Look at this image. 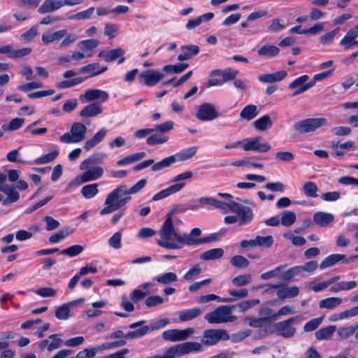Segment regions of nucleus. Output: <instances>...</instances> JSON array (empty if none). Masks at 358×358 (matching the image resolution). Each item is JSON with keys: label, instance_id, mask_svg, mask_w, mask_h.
<instances>
[{"label": "nucleus", "instance_id": "obj_1", "mask_svg": "<svg viewBox=\"0 0 358 358\" xmlns=\"http://www.w3.org/2000/svg\"><path fill=\"white\" fill-rule=\"evenodd\" d=\"M201 234L199 228H194L189 234H180L174 227L173 222L170 217L165 220L158 231L160 238L156 241L158 245L162 248L176 250L180 249L184 245H193L200 244V238H196Z\"/></svg>", "mask_w": 358, "mask_h": 358}, {"label": "nucleus", "instance_id": "obj_2", "mask_svg": "<svg viewBox=\"0 0 358 358\" xmlns=\"http://www.w3.org/2000/svg\"><path fill=\"white\" fill-rule=\"evenodd\" d=\"M146 180L141 179L130 188L121 185L110 192L106 198L105 207L100 210L101 215L122 208L131 199V194L140 192L145 185Z\"/></svg>", "mask_w": 358, "mask_h": 358}, {"label": "nucleus", "instance_id": "obj_3", "mask_svg": "<svg viewBox=\"0 0 358 358\" xmlns=\"http://www.w3.org/2000/svg\"><path fill=\"white\" fill-rule=\"evenodd\" d=\"M235 306H220L214 310L206 313L204 319L210 324H222L234 322L237 317L232 315Z\"/></svg>", "mask_w": 358, "mask_h": 358}, {"label": "nucleus", "instance_id": "obj_4", "mask_svg": "<svg viewBox=\"0 0 358 358\" xmlns=\"http://www.w3.org/2000/svg\"><path fill=\"white\" fill-rule=\"evenodd\" d=\"M202 350V345L196 342H185L168 348L163 355H158L159 358H175L182 356L192 352H199Z\"/></svg>", "mask_w": 358, "mask_h": 358}, {"label": "nucleus", "instance_id": "obj_5", "mask_svg": "<svg viewBox=\"0 0 358 358\" xmlns=\"http://www.w3.org/2000/svg\"><path fill=\"white\" fill-rule=\"evenodd\" d=\"M87 127L81 122H73L70 131L59 136V141L64 143H77L85 140Z\"/></svg>", "mask_w": 358, "mask_h": 358}, {"label": "nucleus", "instance_id": "obj_6", "mask_svg": "<svg viewBox=\"0 0 358 358\" xmlns=\"http://www.w3.org/2000/svg\"><path fill=\"white\" fill-rule=\"evenodd\" d=\"M327 124L324 117H310L298 121L294 124V129L299 134L311 133Z\"/></svg>", "mask_w": 358, "mask_h": 358}, {"label": "nucleus", "instance_id": "obj_7", "mask_svg": "<svg viewBox=\"0 0 358 358\" xmlns=\"http://www.w3.org/2000/svg\"><path fill=\"white\" fill-rule=\"evenodd\" d=\"M229 335L222 329H209L203 332L201 342L206 345H213L220 341H228Z\"/></svg>", "mask_w": 358, "mask_h": 358}, {"label": "nucleus", "instance_id": "obj_8", "mask_svg": "<svg viewBox=\"0 0 358 358\" xmlns=\"http://www.w3.org/2000/svg\"><path fill=\"white\" fill-rule=\"evenodd\" d=\"M299 318V316H295L276 322L275 327L277 329V335L285 338L293 337L296 332V329L293 326V324Z\"/></svg>", "mask_w": 358, "mask_h": 358}, {"label": "nucleus", "instance_id": "obj_9", "mask_svg": "<svg viewBox=\"0 0 358 358\" xmlns=\"http://www.w3.org/2000/svg\"><path fill=\"white\" fill-rule=\"evenodd\" d=\"M262 136L248 138L243 140V149L245 151L266 152L270 150L271 145L267 142H262Z\"/></svg>", "mask_w": 358, "mask_h": 358}, {"label": "nucleus", "instance_id": "obj_10", "mask_svg": "<svg viewBox=\"0 0 358 358\" xmlns=\"http://www.w3.org/2000/svg\"><path fill=\"white\" fill-rule=\"evenodd\" d=\"M201 121H211L220 117V113L216 107L210 103H203L198 106L195 114Z\"/></svg>", "mask_w": 358, "mask_h": 358}, {"label": "nucleus", "instance_id": "obj_11", "mask_svg": "<svg viewBox=\"0 0 358 358\" xmlns=\"http://www.w3.org/2000/svg\"><path fill=\"white\" fill-rule=\"evenodd\" d=\"M229 211L238 215L241 225L250 222L253 218V213L249 207L243 206L234 201H231Z\"/></svg>", "mask_w": 358, "mask_h": 358}, {"label": "nucleus", "instance_id": "obj_12", "mask_svg": "<svg viewBox=\"0 0 358 358\" xmlns=\"http://www.w3.org/2000/svg\"><path fill=\"white\" fill-rule=\"evenodd\" d=\"M194 333V330L192 328H187L185 329H169L164 331L162 333V337L164 340L176 342L180 341H185Z\"/></svg>", "mask_w": 358, "mask_h": 358}, {"label": "nucleus", "instance_id": "obj_13", "mask_svg": "<svg viewBox=\"0 0 358 358\" xmlns=\"http://www.w3.org/2000/svg\"><path fill=\"white\" fill-rule=\"evenodd\" d=\"M103 174V169L101 166H94L85 170L80 176L76 178L77 185L85 183L89 181L96 180L100 178Z\"/></svg>", "mask_w": 358, "mask_h": 358}, {"label": "nucleus", "instance_id": "obj_14", "mask_svg": "<svg viewBox=\"0 0 358 358\" xmlns=\"http://www.w3.org/2000/svg\"><path fill=\"white\" fill-rule=\"evenodd\" d=\"M164 76L163 73L155 69L145 70L139 75V78L143 80L142 83L147 86L157 85Z\"/></svg>", "mask_w": 358, "mask_h": 358}, {"label": "nucleus", "instance_id": "obj_15", "mask_svg": "<svg viewBox=\"0 0 358 358\" xmlns=\"http://www.w3.org/2000/svg\"><path fill=\"white\" fill-rule=\"evenodd\" d=\"M32 51L31 48H23L19 50H14L12 45L0 46V53L6 54L12 59H17L29 55Z\"/></svg>", "mask_w": 358, "mask_h": 358}, {"label": "nucleus", "instance_id": "obj_16", "mask_svg": "<svg viewBox=\"0 0 358 358\" xmlns=\"http://www.w3.org/2000/svg\"><path fill=\"white\" fill-rule=\"evenodd\" d=\"M83 98L88 102L99 100V103H101L106 101L109 98V95L106 91L99 89H91L80 96V99Z\"/></svg>", "mask_w": 358, "mask_h": 358}, {"label": "nucleus", "instance_id": "obj_17", "mask_svg": "<svg viewBox=\"0 0 358 358\" xmlns=\"http://www.w3.org/2000/svg\"><path fill=\"white\" fill-rule=\"evenodd\" d=\"M199 203L201 205L209 204L215 208H219L225 213L230 210L231 201L224 202L213 197H201L199 199Z\"/></svg>", "mask_w": 358, "mask_h": 358}, {"label": "nucleus", "instance_id": "obj_18", "mask_svg": "<svg viewBox=\"0 0 358 358\" xmlns=\"http://www.w3.org/2000/svg\"><path fill=\"white\" fill-rule=\"evenodd\" d=\"M64 6L62 0H45L38 8V12L41 14L52 13Z\"/></svg>", "mask_w": 358, "mask_h": 358}, {"label": "nucleus", "instance_id": "obj_19", "mask_svg": "<svg viewBox=\"0 0 358 358\" xmlns=\"http://www.w3.org/2000/svg\"><path fill=\"white\" fill-rule=\"evenodd\" d=\"M102 111L103 109L101 103L98 102H94L85 106L83 109L80 111V116L83 117H95L101 114Z\"/></svg>", "mask_w": 358, "mask_h": 358}, {"label": "nucleus", "instance_id": "obj_20", "mask_svg": "<svg viewBox=\"0 0 358 358\" xmlns=\"http://www.w3.org/2000/svg\"><path fill=\"white\" fill-rule=\"evenodd\" d=\"M185 185V182H178V183L172 185L170 187H169L168 188L164 189L162 190L161 192H158L157 194H155L154 196L152 197V200L158 201V200L162 199L164 198H166L174 193H176V192H179L180 190H181L184 187Z\"/></svg>", "mask_w": 358, "mask_h": 358}, {"label": "nucleus", "instance_id": "obj_21", "mask_svg": "<svg viewBox=\"0 0 358 358\" xmlns=\"http://www.w3.org/2000/svg\"><path fill=\"white\" fill-rule=\"evenodd\" d=\"M299 294V288L296 285L282 287L280 289H278L276 292L278 298L281 301L287 298L295 297L298 296Z\"/></svg>", "mask_w": 358, "mask_h": 358}, {"label": "nucleus", "instance_id": "obj_22", "mask_svg": "<svg viewBox=\"0 0 358 358\" xmlns=\"http://www.w3.org/2000/svg\"><path fill=\"white\" fill-rule=\"evenodd\" d=\"M287 72L285 71H279L273 73H266L260 75L258 80L264 83H272L279 82L287 76Z\"/></svg>", "mask_w": 358, "mask_h": 358}, {"label": "nucleus", "instance_id": "obj_23", "mask_svg": "<svg viewBox=\"0 0 358 358\" xmlns=\"http://www.w3.org/2000/svg\"><path fill=\"white\" fill-rule=\"evenodd\" d=\"M0 192H3L7 196L4 198L2 195H0V202L4 206L15 203L20 199V194L16 191L15 187L2 189Z\"/></svg>", "mask_w": 358, "mask_h": 358}, {"label": "nucleus", "instance_id": "obj_24", "mask_svg": "<svg viewBox=\"0 0 358 358\" xmlns=\"http://www.w3.org/2000/svg\"><path fill=\"white\" fill-rule=\"evenodd\" d=\"M124 54V50L120 48H117L108 51L101 50L99 52L98 56L103 58L106 62H111L118 57L123 56Z\"/></svg>", "mask_w": 358, "mask_h": 358}, {"label": "nucleus", "instance_id": "obj_25", "mask_svg": "<svg viewBox=\"0 0 358 358\" xmlns=\"http://www.w3.org/2000/svg\"><path fill=\"white\" fill-rule=\"evenodd\" d=\"M68 34L67 29H61L53 33L45 32L41 36V41L45 44L52 43L55 41H59Z\"/></svg>", "mask_w": 358, "mask_h": 358}, {"label": "nucleus", "instance_id": "obj_26", "mask_svg": "<svg viewBox=\"0 0 358 358\" xmlns=\"http://www.w3.org/2000/svg\"><path fill=\"white\" fill-rule=\"evenodd\" d=\"M309 79L308 75L301 76L294 79L292 83L289 84V88L291 90L295 89L296 90L293 92L292 96H297L300 94L303 93L306 90H302L301 89L305 85V83Z\"/></svg>", "mask_w": 358, "mask_h": 358}, {"label": "nucleus", "instance_id": "obj_27", "mask_svg": "<svg viewBox=\"0 0 358 358\" xmlns=\"http://www.w3.org/2000/svg\"><path fill=\"white\" fill-rule=\"evenodd\" d=\"M108 68L103 66L99 69V63H92L87 65L83 66L79 69V73H91L90 77L96 76L103 72H105Z\"/></svg>", "mask_w": 358, "mask_h": 358}, {"label": "nucleus", "instance_id": "obj_28", "mask_svg": "<svg viewBox=\"0 0 358 358\" xmlns=\"http://www.w3.org/2000/svg\"><path fill=\"white\" fill-rule=\"evenodd\" d=\"M201 312V309L199 308L187 309L178 313V318L181 322L189 321L199 316Z\"/></svg>", "mask_w": 358, "mask_h": 358}, {"label": "nucleus", "instance_id": "obj_29", "mask_svg": "<svg viewBox=\"0 0 358 358\" xmlns=\"http://www.w3.org/2000/svg\"><path fill=\"white\" fill-rule=\"evenodd\" d=\"M334 219L332 214L324 212H317L313 215L314 222L320 227H324L331 223Z\"/></svg>", "mask_w": 358, "mask_h": 358}, {"label": "nucleus", "instance_id": "obj_30", "mask_svg": "<svg viewBox=\"0 0 358 358\" xmlns=\"http://www.w3.org/2000/svg\"><path fill=\"white\" fill-rule=\"evenodd\" d=\"M184 52L178 56L179 61H185L196 55L199 52V47L196 45H188L182 46Z\"/></svg>", "mask_w": 358, "mask_h": 358}, {"label": "nucleus", "instance_id": "obj_31", "mask_svg": "<svg viewBox=\"0 0 358 358\" xmlns=\"http://www.w3.org/2000/svg\"><path fill=\"white\" fill-rule=\"evenodd\" d=\"M197 147H190L185 150H182L174 155L176 162H183L192 158L196 153Z\"/></svg>", "mask_w": 358, "mask_h": 358}, {"label": "nucleus", "instance_id": "obj_32", "mask_svg": "<svg viewBox=\"0 0 358 358\" xmlns=\"http://www.w3.org/2000/svg\"><path fill=\"white\" fill-rule=\"evenodd\" d=\"M223 249L213 248L201 253L200 258L205 261L215 260L220 259L223 256Z\"/></svg>", "mask_w": 358, "mask_h": 358}, {"label": "nucleus", "instance_id": "obj_33", "mask_svg": "<svg viewBox=\"0 0 358 358\" xmlns=\"http://www.w3.org/2000/svg\"><path fill=\"white\" fill-rule=\"evenodd\" d=\"M345 256L344 255L341 254H333L327 257L320 264V268L321 269H324L326 268L330 267L336 264L340 261H343Z\"/></svg>", "mask_w": 358, "mask_h": 358}, {"label": "nucleus", "instance_id": "obj_34", "mask_svg": "<svg viewBox=\"0 0 358 358\" xmlns=\"http://www.w3.org/2000/svg\"><path fill=\"white\" fill-rule=\"evenodd\" d=\"M336 329V326H328L323 327L315 333V338L320 340L330 339Z\"/></svg>", "mask_w": 358, "mask_h": 358}, {"label": "nucleus", "instance_id": "obj_35", "mask_svg": "<svg viewBox=\"0 0 358 358\" xmlns=\"http://www.w3.org/2000/svg\"><path fill=\"white\" fill-rule=\"evenodd\" d=\"M258 115L257 107L255 105L250 104L245 106L240 113V117L248 121L255 118Z\"/></svg>", "mask_w": 358, "mask_h": 358}, {"label": "nucleus", "instance_id": "obj_36", "mask_svg": "<svg viewBox=\"0 0 358 358\" xmlns=\"http://www.w3.org/2000/svg\"><path fill=\"white\" fill-rule=\"evenodd\" d=\"M273 122L268 115H265L253 122L254 127L259 131H265L271 128Z\"/></svg>", "mask_w": 358, "mask_h": 358}, {"label": "nucleus", "instance_id": "obj_37", "mask_svg": "<svg viewBox=\"0 0 358 358\" xmlns=\"http://www.w3.org/2000/svg\"><path fill=\"white\" fill-rule=\"evenodd\" d=\"M80 192L85 199H90L99 193L98 184L92 183L85 185L82 187Z\"/></svg>", "mask_w": 358, "mask_h": 358}, {"label": "nucleus", "instance_id": "obj_38", "mask_svg": "<svg viewBox=\"0 0 358 358\" xmlns=\"http://www.w3.org/2000/svg\"><path fill=\"white\" fill-rule=\"evenodd\" d=\"M343 299L339 297H329L321 300L319 302L320 308L332 309L341 304Z\"/></svg>", "mask_w": 358, "mask_h": 358}, {"label": "nucleus", "instance_id": "obj_39", "mask_svg": "<svg viewBox=\"0 0 358 358\" xmlns=\"http://www.w3.org/2000/svg\"><path fill=\"white\" fill-rule=\"evenodd\" d=\"M168 141L169 137L166 135L156 132L148 137L146 143L150 145H155L165 143Z\"/></svg>", "mask_w": 358, "mask_h": 358}, {"label": "nucleus", "instance_id": "obj_40", "mask_svg": "<svg viewBox=\"0 0 358 358\" xmlns=\"http://www.w3.org/2000/svg\"><path fill=\"white\" fill-rule=\"evenodd\" d=\"M176 162L174 155H170L167 157L164 158L161 161L154 164L152 166V171H157L164 168L170 166L172 164Z\"/></svg>", "mask_w": 358, "mask_h": 358}, {"label": "nucleus", "instance_id": "obj_41", "mask_svg": "<svg viewBox=\"0 0 358 358\" xmlns=\"http://www.w3.org/2000/svg\"><path fill=\"white\" fill-rule=\"evenodd\" d=\"M149 331H150V328L148 325H145L143 327H141L136 330L134 331H130L126 333L125 334V339L126 340H130V339H136L141 337H143L145 334H147Z\"/></svg>", "mask_w": 358, "mask_h": 358}, {"label": "nucleus", "instance_id": "obj_42", "mask_svg": "<svg viewBox=\"0 0 358 358\" xmlns=\"http://www.w3.org/2000/svg\"><path fill=\"white\" fill-rule=\"evenodd\" d=\"M280 50L277 46L273 45H266L258 50L259 56L275 57L279 54Z\"/></svg>", "mask_w": 358, "mask_h": 358}, {"label": "nucleus", "instance_id": "obj_43", "mask_svg": "<svg viewBox=\"0 0 358 358\" xmlns=\"http://www.w3.org/2000/svg\"><path fill=\"white\" fill-rule=\"evenodd\" d=\"M155 280L159 284L167 285L177 281L178 276L176 273L167 272L157 276Z\"/></svg>", "mask_w": 358, "mask_h": 358}, {"label": "nucleus", "instance_id": "obj_44", "mask_svg": "<svg viewBox=\"0 0 358 358\" xmlns=\"http://www.w3.org/2000/svg\"><path fill=\"white\" fill-rule=\"evenodd\" d=\"M99 45V41L97 39H86L80 41L78 43V46L80 49L84 51V52H88L87 51H92Z\"/></svg>", "mask_w": 358, "mask_h": 358}, {"label": "nucleus", "instance_id": "obj_45", "mask_svg": "<svg viewBox=\"0 0 358 358\" xmlns=\"http://www.w3.org/2000/svg\"><path fill=\"white\" fill-rule=\"evenodd\" d=\"M273 238L271 235L266 236H257L255 238V247L269 248L273 245Z\"/></svg>", "mask_w": 358, "mask_h": 358}, {"label": "nucleus", "instance_id": "obj_46", "mask_svg": "<svg viewBox=\"0 0 358 358\" xmlns=\"http://www.w3.org/2000/svg\"><path fill=\"white\" fill-rule=\"evenodd\" d=\"M252 282V275L249 273L238 275L231 280L234 286L242 287L250 284Z\"/></svg>", "mask_w": 358, "mask_h": 358}, {"label": "nucleus", "instance_id": "obj_47", "mask_svg": "<svg viewBox=\"0 0 358 358\" xmlns=\"http://www.w3.org/2000/svg\"><path fill=\"white\" fill-rule=\"evenodd\" d=\"M302 189L304 194L308 197L315 198L317 196V192L318 190V187L313 182H306L303 185Z\"/></svg>", "mask_w": 358, "mask_h": 358}, {"label": "nucleus", "instance_id": "obj_48", "mask_svg": "<svg viewBox=\"0 0 358 358\" xmlns=\"http://www.w3.org/2000/svg\"><path fill=\"white\" fill-rule=\"evenodd\" d=\"M71 315V314L70 307L67 305V303H64L60 306H58L55 309V317L58 320H67Z\"/></svg>", "mask_w": 358, "mask_h": 358}, {"label": "nucleus", "instance_id": "obj_49", "mask_svg": "<svg viewBox=\"0 0 358 358\" xmlns=\"http://www.w3.org/2000/svg\"><path fill=\"white\" fill-rule=\"evenodd\" d=\"M230 264L236 268H247L250 265V262L243 256L235 255L231 258Z\"/></svg>", "mask_w": 358, "mask_h": 358}, {"label": "nucleus", "instance_id": "obj_50", "mask_svg": "<svg viewBox=\"0 0 358 358\" xmlns=\"http://www.w3.org/2000/svg\"><path fill=\"white\" fill-rule=\"evenodd\" d=\"M73 232V229L70 228H66L64 229L60 230L57 233H55L52 236L49 237V242L52 243H58L61 240L65 238L67 236L71 234Z\"/></svg>", "mask_w": 358, "mask_h": 358}, {"label": "nucleus", "instance_id": "obj_51", "mask_svg": "<svg viewBox=\"0 0 358 358\" xmlns=\"http://www.w3.org/2000/svg\"><path fill=\"white\" fill-rule=\"evenodd\" d=\"M24 122V120L23 118L16 117L11 120L9 123L3 124L2 129L3 131H15L20 129Z\"/></svg>", "mask_w": 358, "mask_h": 358}, {"label": "nucleus", "instance_id": "obj_52", "mask_svg": "<svg viewBox=\"0 0 358 358\" xmlns=\"http://www.w3.org/2000/svg\"><path fill=\"white\" fill-rule=\"evenodd\" d=\"M296 219V216L294 212L286 210L282 214L280 222L283 226L289 227L295 222Z\"/></svg>", "mask_w": 358, "mask_h": 358}, {"label": "nucleus", "instance_id": "obj_53", "mask_svg": "<svg viewBox=\"0 0 358 358\" xmlns=\"http://www.w3.org/2000/svg\"><path fill=\"white\" fill-rule=\"evenodd\" d=\"M165 301H168V299H164L161 296L153 295L146 298L145 305L148 308H152L162 304Z\"/></svg>", "mask_w": 358, "mask_h": 358}, {"label": "nucleus", "instance_id": "obj_54", "mask_svg": "<svg viewBox=\"0 0 358 358\" xmlns=\"http://www.w3.org/2000/svg\"><path fill=\"white\" fill-rule=\"evenodd\" d=\"M59 155L58 150H54L46 155L41 156L34 160L36 164H43L51 162L53 161Z\"/></svg>", "mask_w": 358, "mask_h": 358}, {"label": "nucleus", "instance_id": "obj_55", "mask_svg": "<svg viewBox=\"0 0 358 358\" xmlns=\"http://www.w3.org/2000/svg\"><path fill=\"white\" fill-rule=\"evenodd\" d=\"M234 299L229 298H220L219 296H217L214 294H207L201 296L199 299V303H207L213 300H218L219 302L222 303H227V302H231Z\"/></svg>", "mask_w": 358, "mask_h": 358}, {"label": "nucleus", "instance_id": "obj_56", "mask_svg": "<svg viewBox=\"0 0 358 358\" xmlns=\"http://www.w3.org/2000/svg\"><path fill=\"white\" fill-rule=\"evenodd\" d=\"M323 319L324 316H322L307 322L303 326V331L306 332H310L315 330L320 325Z\"/></svg>", "mask_w": 358, "mask_h": 358}, {"label": "nucleus", "instance_id": "obj_57", "mask_svg": "<svg viewBox=\"0 0 358 358\" xmlns=\"http://www.w3.org/2000/svg\"><path fill=\"white\" fill-rule=\"evenodd\" d=\"M173 122L169 120L162 124H156L152 128V129L154 130V132H159L160 134H164L165 133L172 130L173 128Z\"/></svg>", "mask_w": 358, "mask_h": 358}, {"label": "nucleus", "instance_id": "obj_58", "mask_svg": "<svg viewBox=\"0 0 358 358\" xmlns=\"http://www.w3.org/2000/svg\"><path fill=\"white\" fill-rule=\"evenodd\" d=\"M287 267V264L280 265V266L275 267L273 270H271L269 271L262 273L260 275V278L262 280H268L270 278L276 277L280 272L285 270Z\"/></svg>", "mask_w": 358, "mask_h": 358}, {"label": "nucleus", "instance_id": "obj_59", "mask_svg": "<svg viewBox=\"0 0 358 358\" xmlns=\"http://www.w3.org/2000/svg\"><path fill=\"white\" fill-rule=\"evenodd\" d=\"M83 250L82 245H74L62 250L61 254L72 257L80 254Z\"/></svg>", "mask_w": 358, "mask_h": 358}, {"label": "nucleus", "instance_id": "obj_60", "mask_svg": "<svg viewBox=\"0 0 358 358\" xmlns=\"http://www.w3.org/2000/svg\"><path fill=\"white\" fill-rule=\"evenodd\" d=\"M324 28V23L318 22L308 29H302L300 33L304 35H316L322 31Z\"/></svg>", "mask_w": 358, "mask_h": 358}, {"label": "nucleus", "instance_id": "obj_61", "mask_svg": "<svg viewBox=\"0 0 358 358\" xmlns=\"http://www.w3.org/2000/svg\"><path fill=\"white\" fill-rule=\"evenodd\" d=\"M59 334H52L49 336V338L51 339V342L49 341V347L48 351L51 352L56 349L59 348L62 344L63 341L59 337Z\"/></svg>", "mask_w": 358, "mask_h": 358}, {"label": "nucleus", "instance_id": "obj_62", "mask_svg": "<svg viewBox=\"0 0 358 358\" xmlns=\"http://www.w3.org/2000/svg\"><path fill=\"white\" fill-rule=\"evenodd\" d=\"M260 303L259 299H252L249 300H245L240 303L237 304L236 306L238 307L241 311L245 312L247 310L250 309L252 307H254L258 305Z\"/></svg>", "mask_w": 358, "mask_h": 358}, {"label": "nucleus", "instance_id": "obj_63", "mask_svg": "<svg viewBox=\"0 0 358 358\" xmlns=\"http://www.w3.org/2000/svg\"><path fill=\"white\" fill-rule=\"evenodd\" d=\"M201 271L199 264L193 266L182 277L185 280L189 281L195 278Z\"/></svg>", "mask_w": 358, "mask_h": 358}, {"label": "nucleus", "instance_id": "obj_64", "mask_svg": "<svg viewBox=\"0 0 358 358\" xmlns=\"http://www.w3.org/2000/svg\"><path fill=\"white\" fill-rule=\"evenodd\" d=\"M169 320L168 318H160L152 322H151L148 327L150 331H154L163 328L169 324Z\"/></svg>", "mask_w": 358, "mask_h": 358}]
</instances>
